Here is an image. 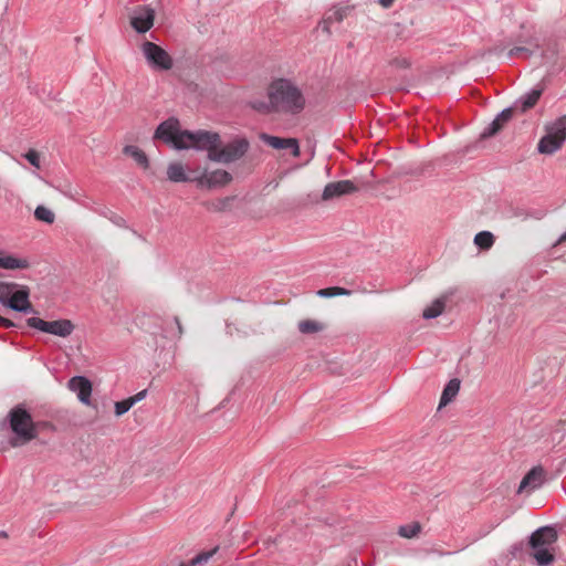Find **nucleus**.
I'll return each mask as SVG.
<instances>
[{
  "label": "nucleus",
  "instance_id": "nucleus-1",
  "mask_svg": "<svg viewBox=\"0 0 566 566\" xmlns=\"http://www.w3.org/2000/svg\"><path fill=\"white\" fill-rule=\"evenodd\" d=\"M155 139H159L176 149L195 148L206 150L211 161L230 164L242 158L249 149L245 138H235L222 146L218 133L208 130H181L177 118L170 117L156 129Z\"/></svg>",
  "mask_w": 566,
  "mask_h": 566
},
{
  "label": "nucleus",
  "instance_id": "nucleus-2",
  "mask_svg": "<svg viewBox=\"0 0 566 566\" xmlns=\"http://www.w3.org/2000/svg\"><path fill=\"white\" fill-rule=\"evenodd\" d=\"M268 96L272 111L286 114H298L305 107V97L301 90L291 81L279 78L271 83Z\"/></svg>",
  "mask_w": 566,
  "mask_h": 566
},
{
  "label": "nucleus",
  "instance_id": "nucleus-3",
  "mask_svg": "<svg viewBox=\"0 0 566 566\" xmlns=\"http://www.w3.org/2000/svg\"><path fill=\"white\" fill-rule=\"evenodd\" d=\"M8 421L13 437L9 444L12 448H20L38 438V424L33 421L31 413L21 405L13 407L8 412Z\"/></svg>",
  "mask_w": 566,
  "mask_h": 566
},
{
  "label": "nucleus",
  "instance_id": "nucleus-4",
  "mask_svg": "<svg viewBox=\"0 0 566 566\" xmlns=\"http://www.w3.org/2000/svg\"><path fill=\"white\" fill-rule=\"evenodd\" d=\"M545 130L546 134L539 139L537 149L541 154L552 155L559 150L566 140V114L546 125Z\"/></svg>",
  "mask_w": 566,
  "mask_h": 566
},
{
  "label": "nucleus",
  "instance_id": "nucleus-5",
  "mask_svg": "<svg viewBox=\"0 0 566 566\" xmlns=\"http://www.w3.org/2000/svg\"><path fill=\"white\" fill-rule=\"evenodd\" d=\"M140 51L149 67L155 71H169L174 66V60L170 54L158 44L144 41L140 44Z\"/></svg>",
  "mask_w": 566,
  "mask_h": 566
},
{
  "label": "nucleus",
  "instance_id": "nucleus-6",
  "mask_svg": "<svg viewBox=\"0 0 566 566\" xmlns=\"http://www.w3.org/2000/svg\"><path fill=\"white\" fill-rule=\"evenodd\" d=\"M27 325L43 333H48L62 338L69 337L75 329L73 322L67 318L49 322L39 317H30L27 319Z\"/></svg>",
  "mask_w": 566,
  "mask_h": 566
},
{
  "label": "nucleus",
  "instance_id": "nucleus-7",
  "mask_svg": "<svg viewBox=\"0 0 566 566\" xmlns=\"http://www.w3.org/2000/svg\"><path fill=\"white\" fill-rule=\"evenodd\" d=\"M155 21V10L148 6L135 7L129 14V23L138 33L149 31Z\"/></svg>",
  "mask_w": 566,
  "mask_h": 566
},
{
  "label": "nucleus",
  "instance_id": "nucleus-8",
  "mask_svg": "<svg viewBox=\"0 0 566 566\" xmlns=\"http://www.w3.org/2000/svg\"><path fill=\"white\" fill-rule=\"evenodd\" d=\"M232 180L231 174L223 169H216L213 171L205 170L202 174H195V182L200 188H218L224 187Z\"/></svg>",
  "mask_w": 566,
  "mask_h": 566
},
{
  "label": "nucleus",
  "instance_id": "nucleus-9",
  "mask_svg": "<svg viewBox=\"0 0 566 566\" xmlns=\"http://www.w3.org/2000/svg\"><path fill=\"white\" fill-rule=\"evenodd\" d=\"M358 191V187L352 180H338L328 182L322 193V200L328 201Z\"/></svg>",
  "mask_w": 566,
  "mask_h": 566
},
{
  "label": "nucleus",
  "instance_id": "nucleus-10",
  "mask_svg": "<svg viewBox=\"0 0 566 566\" xmlns=\"http://www.w3.org/2000/svg\"><path fill=\"white\" fill-rule=\"evenodd\" d=\"M260 138L274 149H290L293 157L301 155L298 140L296 138H282L269 134H261Z\"/></svg>",
  "mask_w": 566,
  "mask_h": 566
},
{
  "label": "nucleus",
  "instance_id": "nucleus-11",
  "mask_svg": "<svg viewBox=\"0 0 566 566\" xmlns=\"http://www.w3.org/2000/svg\"><path fill=\"white\" fill-rule=\"evenodd\" d=\"M545 481V470L541 467L532 468L526 475L522 479L518 490V493L524 491H533L538 489Z\"/></svg>",
  "mask_w": 566,
  "mask_h": 566
},
{
  "label": "nucleus",
  "instance_id": "nucleus-12",
  "mask_svg": "<svg viewBox=\"0 0 566 566\" xmlns=\"http://www.w3.org/2000/svg\"><path fill=\"white\" fill-rule=\"evenodd\" d=\"M350 7H334L327 11L319 22V28L327 35L332 34V25L340 23L349 13Z\"/></svg>",
  "mask_w": 566,
  "mask_h": 566
},
{
  "label": "nucleus",
  "instance_id": "nucleus-13",
  "mask_svg": "<svg viewBox=\"0 0 566 566\" xmlns=\"http://www.w3.org/2000/svg\"><path fill=\"white\" fill-rule=\"evenodd\" d=\"M557 539V532L551 526H544L536 530L530 538L532 548L547 547Z\"/></svg>",
  "mask_w": 566,
  "mask_h": 566
},
{
  "label": "nucleus",
  "instance_id": "nucleus-14",
  "mask_svg": "<svg viewBox=\"0 0 566 566\" xmlns=\"http://www.w3.org/2000/svg\"><path fill=\"white\" fill-rule=\"evenodd\" d=\"M29 287L22 286L10 295L8 300V306L18 312H30L32 311V304L29 300Z\"/></svg>",
  "mask_w": 566,
  "mask_h": 566
},
{
  "label": "nucleus",
  "instance_id": "nucleus-15",
  "mask_svg": "<svg viewBox=\"0 0 566 566\" xmlns=\"http://www.w3.org/2000/svg\"><path fill=\"white\" fill-rule=\"evenodd\" d=\"M70 390L77 394V398L83 402L88 405L90 398L92 395V384L91 381L82 376H75L69 381Z\"/></svg>",
  "mask_w": 566,
  "mask_h": 566
},
{
  "label": "nucleus",
  "instance_id": "nucleus-16",
  "mask_svg": "<svg viewBox=\"0 0 566 566\" xmlns=\"http://www.w3.org/2000/svg\"><path fill=\"white\" fill-rule=\"evenodd\" d=\"M512 116H513L512 108L504 109L502 113H500L496 116V118L489 125V127L483 130V133L481 134V137L489 138V137L496 135L504 127V125L509 120H511Z\"/></svg>",
  "mask_w": 566,
  "mask_h": 566
},
{
  "label": "nucleus",
  "instance_id": "nucleus-17",
  "mask_svg": "<svg viewBox=\"0 0 566 566\" xmlns=\"http://www.w3.org/2000/svg\"><path fill=\"white\" fill-rule=\"evenodd\" d=\"M167 178L172 182H195V175H188L185 166L179 161L170 163L167 166Z\"/></svg>",
  "mask_w": 566,
  "mask_h": 566
},
{
  "label": "nucleus",
  "instance_id": "nucleus-18",
  "mask_svg": "<svg viewBox=\"0 0 566 566\" xmlns=\"http://www.w3.org/2000/svg\"><path fill=\"white\" fill-rule=\"evenodd\" d=\"M30 263L27 259L15 258L9 254H0V269L19 270L28 269Z\"/></svg>",
  "mask_w": 566,
  "mask_h": 566
},
{
  "label": "nucleus",
  "instance_id": "nucleus-19",
  "mask_svg": "<svg viewBox=\"0 0 566 566\" xmlns=\"http://www.w3.org/2000/svg\"><path fill=\"white\" fill-rule=\"evenodd\" d=\"M300 333L310 335L323 332L326 328V324L318 319L306 318L301 319L297 324Z\"/></svg>",
  "mask_w": 566,
  "mask_h": 566
},
{
  "label": "nucleus",
  "instance_id": "nucleus-20",
  "mask_svg": "<svg viewBox=\"0 0 566 566\" xmlns=\"http://www.w3.org/2000/svg\"><path fill=\"white\" fill-rule=\"evenodd\" d=\"M460 390V380L457 378L451 379L444 387L441 398L439 408H442L447 406L449 402H451L455 396L458 395Z\"/></svg>",
  "mask_w": 566,
  "mask_h": 566
},
{
  "label": "nucleus",
  "instance_id": "nucleus-21",
  "mask_svg": "<svg viewBox=\"0 0 566 566\" xmlns=\"http://www.w3.org/2000/svg\"><path fill=\"white\" fill-rule=\"evenodd\" d=\"M446 301V297L434 300L429 306H427L423 310L422 316L427 319L438 317L444 311Z\"/></svg>",
  "mask_w": 566,
  "mask_h": 566
},
{
  "label": "nucleus",
  "instance_id": "nucleus-22",
  "mask_svg": "<svg viewBox=\"0 0 566 566\" xmlns=\"http://www.w3.org/2000/svg\"><path fill=\"white\" fill-rule=\"evenodd\" d=\"M123 153L132 157L139 166L144 168L148 167V158L146 154L138 147L133 145L125 146Z\"/></svg>",
  "mask_w": 566,
  "mask_h": 566
},
{
  "label": "nucleus",
  "instance_id": "nucleus-23",
  "mask_svg": "<svg viewBox=\"0 0 566 566\" xmlns=\"http://www.w3.org/2000/svg\"><path fill=\"white\" fill-rule=\"evenodd\" d=\"M494 235L490 231H481L474 237V244L482 250H490L494 244Z\"/></svg>",
  "mask_w": 566,
  "mask_h": 566
},
{
  "label": "nucleus",
  "instance_id": "nucleus-24",
  "mask_svg": "<svg viewBox=\"0 0 566 566\" xmlns=\"http://www.w3.org/2000/svg\"><path fill=\"white\" fill-rule=\"evenodd\" d=\"M533 557L539 566H548L554 560V554L547 547L533 548Z\"/></svg>",
  "mask_w": 566,
  "mask_h": 566
},
{
  "label": "nucleus",
  "instance_id": "nucleus-25",
  "mask_svg": "<svg viewBox=\"0 0 566 566\" xmlns=\"http://www.w3.org/2000/svg\"><path fill=\"white\" fill-rule=\"evenodd\" d=\"M542 93V88H535L526 94L522 99V112H526L527 109L534 107L537 104Z\"/></svg>",
  "mask_w": 566,
  "mask_h": 566
},
{
  "label": "nucleus",
  "instance_id": "nucleus-26",
  "mask_svg": "<svg viewBox=\"0 0 566 566\" xmlns=\"http://www.w3.org/2000/svg\"><path fill=\"white\" fill-rule=\"evenodd\" d=\"M420 531H421L420 523L412 522L410 524L400 526L398 530V534L405 538H413V537L418 536Z\"/></svg>",
  "mask_w": 566,
  "mask_h": 566
},
{
  "label": "nucleus",
  "instance_id": "nucleus-27",
  "mask_svg": "<svg viewBox=\"0 0 566 566\" xmlns=\"http://www.w3.org/2000/svg\"><path fill=\"white\" fill-rule=\"evenodd\" d=\"M350 291L339 286H332L326 289H321L317 291V295L321 297H333V296H342V295H350Z\"/></svg>",
  "mask_w": 566,
  "mask_h": 566
},
{
  "label": "nucleus",
  "instance_id": "nucleus-28",
  "mask_svg": "<svg viewBox=\"0 0 566 566\" xmlns=\"http://www.w3.org/2000/svg\"><path fill=\"white\" fill-rule=\"evenodd\" d=\"M231 201H232L231 197H226V198L217 199L214 201L209 202L207 205V207L209 210H212V211H226L229 209Z\"/></svg>",
  "mask_w": 566,
  "mask_h": 566
},
{
  "label": "nucleus",
  "instance_id": "nucleus-29",
  "mask_svg": "<svg viewBox=\"0 0 566 566\" xmlns=\"http://www.w3.org/2000/svg\"><path fill=\"white\" fill-rule=\"evenodd\" d=\"M34 217L38 220L44 221L46 223H53V221H54V213L50 209H48L43 206L36 207L35 211H34Z\"/></svg>",
  "mask_w": 566,
  "mask_h": 566
},
{
  "label": "nucleus",
  "instance_id": "nucleus-30",
  "mask_svg": "<svg viewBox=\"0 0 566 566\" xmlns=\"http://www.w3.org/2000/svg\"><path fill=\"white\" fill-rule=\"evenodd\" d=\"M218 549H219V547L216 546L213 549H211L209 552H202V553L198 554L196 557H193L190 560L189 566H196L199 564L207 563L218 552Z\"/></svg>",
  "mask_w": 566,
  "mask_h": 566
},
{
  "label": "nucleus",
  "instance_id": "nucleus-31",
  "mask_svg": "<svg viewBox=\"0 0 566 566\" xmlns=\"http://www.w3.org/2000/svg\"><path fill=\"white\" fill-rule=\"evenodd\" d=\"M133 406V399L129 398L124 399L122 401H117L115 402V415L117 417H120L124 413H126Z\"/></svg>",
  "mask_w": 566,
  "mask_h": 566
},
{
  "label": "nucleus",
  "instance_id": "nucleus-32",
  "mask_svg": "<svg viewBox=\"0 0 566 566\" xmlns=\"http://www.w3.org/2000/svg\"><path fill=\"white\" fill-rule=\"evenodd\" d=\"M14 284L0 282V302L8 306V300L11 295V289Z\"/></svg>",
  "mask_w": 566,
  "mask_h": 566
},
{
  "label": "nucleus",
  "instance_id": "nucleus-33",
  "mask_svg": "<svg viewBox=\"0 0 566 566\" xmlns=\"http://www.w3.org/2000/svg\"><path fill=\"white\" fill-rule=\"evenodd\" d=\"M24 157L35 168L41 167L40 154L36 150L30 149Z\"/></svg>",
  "mask_w": 566,
  "mask_h": 566
},
{
  "label": "nucleus",
  "instance_id": "nucleus-34",
  "mask_svg": "<svg viewBox=\"0 0 566 566\" xmlns=\"http://www.w3.org/2000/svg\"><path fill=\"white\" fill-rule=\"evenodd\" d=\"M252 107L259 112H263V113H269L270 111H272L271 108V105L269 104H265L263 102H259V103H253L252 104Z\"/></svg>",
  "mask_w": 566,
  "mask_h": 566
},
{
  "label": "nucleus",
  "instance_id": "nucleus-35",
  "mask_svg": "<svg viewBox=\"0 0 566 566\" xmlns=\"http://www.w3.org/2000/svg\"><path fill=\"white\" fill-rule=\"evenodd\" d=\"M391 64L397 66V67H401V69H406L409 66V62L407 59L405 57H397V59H394L391 61Z\"/></svg>",
  "mask_w": 566,
  "mask_h": 566
},
{
  "label": "nucleus",
  "instance_id": "nucleus-36",
  "mask_svg": "<svg viewBox=\"0 0 566 566\" xmlns=\"http://www.w3.org/2000/svg\"><path fill=\"white\" fill-rule=\"evenodd\" d=\"M147 395V390H142L137 392L136 395L129 397V399H133V405L137 403L138 401L143 400Z\"/></svg>",
  "mask_w": 566,
  "mask_h": 566
},
{
  "label": "nucleus",
  "instance_id": "nucleus-37",
  "mask_svg": "<svg viewBox=\"0 0 566 566\" xmlns=\"http://www.w3.org/2000/svg\"><path fill=\"white\" fill-rule=\"evenodd\" d=\"M520 53H527V50L525 48L511 49L509 52V56L512 57V56L518 55Z\"/></svg>",
  "mask_w": 566,
  "mask_h": 566
},
{
  "label": "nucleus",
  "instance_id": "nucleus-38",
  "mask_svg": "<svg viewBox=\"0 0 566 566\" xmlns=\"http://www.w3.org/2000/svg\"><path fill=\"white\" fill-rule=\"evenodd\" d=\"M0 326L4 328H10L14 326V323L8 318L0 316Z\"/></svg>",
  "mask_w": 566,
  "mask_h": 566
},
{
  "label": "nucleus",
  "instance_id": "nucleus-39",
  "mask_svg": "<svg viewBox=\"0 0 566 566\" xmlns=\"http://www.w3.org/2000/svg\"><path fill=\"white\" fill-rule=\"evenodd\" d=\"M395 2V0H379V4L382 7V8H390L392 6V3Z\"/></svg>",
  "mask_w": 566,
  "mask_h": 566
},
{
  "label": "nucleus",
  "instance_id": "nucleus-40",
  "mask_svg": "<svg viewBox=\"0 0 566 566\" xmlns=\"http://www.w3.org/2000/svg\"><path fill=\"white\" fill-rule=\"evenodd\" d=\"M556 429L558 431H566V420L558 421V423L556 424Z\"/></svg>",
  "mask_w": 566,
  "mask_h": 566
},
{
  "label": "nucleus",
  "instance_id": "nucleus-41",
  "mask_svg": "<svg viewBox=\"0 0 566 566\" xmlns=\"http://www.w3.org/2000/svg\"><path fill=\"white\" fill-rule=\"evenodd\" d=\"M175 321L178 326L179 336H181L182 335V326H181L180 319L178 317H175Z\"/></svg>",
  "mask_w": 566,
  "mask_h": 566
},
{
  "label": "nucleus",
  "instance_id": "nucleus-42",
  "mask_svg": "<svg viewBox=\"0 0 566 566\" xmlns=\"http://www.w3.org/2000/svg\"><path fill=\"white\" fill-rule=\"evenodd\" d=\"M559 241H566V232L560 237Z\"/></svg>",
  "mask_w": 566,
  "mask_h": 566
}]
</instances>
